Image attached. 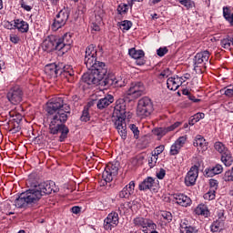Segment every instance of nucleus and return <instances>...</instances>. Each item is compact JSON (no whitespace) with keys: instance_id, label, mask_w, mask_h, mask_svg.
Returning a JSON list of instances; mask_svg holds the SVG:
<instances>
[{"instance_id":"nucleus-9","label":"nucleus","mask_w":233,"mask_h":233,"mask_svg":"<svg viewBox=\"0 0 233 233\" xmlns=\"http://www.w3.org/2000/svg\"><path fill=\"white\" fill-rule=\"evenodd\" d=\"M68 17H70V9H68V7H64L58 12L56 18L54 19V22L51 25V30H53V32H57L59 28H63V26L66 25Z\"/></svg>"},{"instance_id":"nucleus-56","label":"nucleus","mask_w":233,"mask_h":233,"mask_svg":"<svg viewBox=\"0 0 233 233\" xmlns=\"http://www.w3.org/2000/svg\"><path fill=\"white\" fill-rule=\"evenodd\" d=\"M187 97L188 100L193 101V103H199V101H201V99L196 98V96H194L192 94H190Z\"/></svg>"},{"instance_id":"nucleus-39","label":"nucleus","mask_w":233,"mask_h":233,"mask_svg":"<svg viewBox=\"0 0 233 233\" xmlns=\"http://www.w3.org/2000/svg\"><path fill=\"white\" fill-rule=\"evenodd\" d=\"M117 12L118 14H120V15H123V14H127V12H128V5L120 4L117 7Z\"/></svg>"},{"instance_id":"nucleus-18","label":"nucleus","mask_w":233,"mask_h":233,"mask_svg":"<svg viewBox=\"0 0 233 233\" xmlns=\"http://www.w3.org/2000/svg\"><path fill=\"white\" fill-rule=\"evenodd\" d=\"M157 179L147 177L145 178L138 186L139 190L147 191V190H156V187H157Z\"/></svg>"},{"instance_id":"nucleus-6","label":"nucleus","mask_w":233,"mask_h":233,"mask_svg":"<svg viewBox=\"0 0 233 233\" xmlns=\"http://www.w3.org/2000/svg\"><path fill=\"white\" fill-rule=\"evenodd\" d=\"M154 112V104L148 96H144L138 100L137 107V116L141 119L148 117Z\"/></svg>"},{"instance_id":"nucleus-14","label":"nucleus","mask_w":233,"mask_h":233,"mask_svg":"<svg viewBox=\"0 0 233 233\" xmlns=\"http://www.w3.org/2000/svg\"><path fill=\"white\" fill-rule=\"evenodd\" d=\"M58 46H60V50L62 55L66 54L70 50V46L74 40H72V33H66L62 37H58Z\"/></svg>"},{"instance_id":"nucleus-46","label":"nucleus","mask_w":233,"mask_h":233,"mask_svg":"<svg viewBox=\"0 0 233 233\" xmlns=\"http://www.w3.org/2000/svg\"><path fill=\"white\" fill-rule=\"evenodd\" d=\"M156 163H157V157L153 154L152 157L148 159L149 167L154 168Z\"/></svg>"},{"instance_id":"nucleus-42","label":"nucleus","mask_w":233,"mask_h":233,"mask_svg":"<svg viewBox=\"0 0 233 233\" xmlns=\"http://www.w3.org/2000/svg\"><path fill=\"white\" fill-rule=\"evenodd\" d=\"M167 54H168V48H167V46H165V47H159V48L157 50V55L159 57H164L165 56H167Z\"/></svg>"},{"instance_id":"nucleus-53","label":"nucleus","mask_w":233,"mask_h":233,"mask_svg":"<svg viewBox=\"0 0 233 233\" xmlns=\"http://www.w3.org/2000/svg\"><path fill=\"white\" fill-rule=\"evenodd\" d=\"M181 125V122H176L175 124H173L172 126L167 127V130L169 132H172V130H176V128H177V127H179Z\"/></svg>"},{"instance_id":"nucleus-19","label":"nucleus","mask_w":233,"mask_h":233,"mask_svg":"<svg viewBox=\"0 0 233 233\" xmlns=\"http://www.w3.org/2000/svg\"><path fill=\"white\" fill-rule=\"evenodd\" d=\"M128 55L130 56V57H132L133 59H136V63L138 66H143V65H145L146 61H145V51L143 50H136V48H131L128 50Z\"/></svg>"},{"instance_id":"nucleus-60","label":"nucleus","mask_w":233,"mask_h":233,"mask_svg":"<svg viewBox=\"0 0 233 233\" xmlns=\"http://www.w3.org/2000/svg\"><path fill=\"white\" fill-rule=\"evenodd\" d=\"M182 94H183V96H187V97H188L189 95H190V91H188V89H184V90L182 91Z\"/></svg>"},{"instance_id":"nucleus-30","label":"nucleus","mask_w":233,"mask_h":233,"mask_svg":"<svg viewBox=\"0 0 233 233\" xmlns=\"http://www.w3.org/2000/svg\"><path fill=\"white\" fill-rule=\"evenodd\" d=\"M224 221L225 218L223 217H219L218 219L215 220L210 226L211 232H219V230H222Z\"/></svg>"},{"instance_id":"nucleus-3","label":"nucleus","mask_w":233,"mask_h":233,"mask_svg":"<svg viewBox=\"0 0 233 233\" xmlns=\"http://www.w3.org/2000/svg\"><path fill=\"white\" fill-rule=\"evenodd\" d=\"M84 62L89 73L82 76V81L87 85L99 83V79L108 72L105 63L97 61V49L94 44L86 48Z\"/></svg>"},{"instance_id":"nucleus-13","label":"nucleus","mask_w":233,"mask_h":233,"mask_svg":"<svg viewBox=\"0 0 233 233\" xmlns=\"http://www.w3.org/2000/svg\"><path fill=\"white\" fill-rule=\"evenodd\" d=\"M119 225V214L116 211H112L107 215V218L104 220L105 230H112Z\"/></svg>"},{"instance_id":"nucleus-11","label":"nucleus","mask_w":233,"mask_h":233,"mask_svg":"<svg viewBox=\"0 0 233 233\" xmlns=\"http://www.w3.org/2000/svg\"><path fill=\"white\" fill-rule=\"evenodd\" d=\"M133 223L135 227H140V228H142V232L144 233H148L149 228H157V225H156L154 221L142 217H137L134 218Z\"/></svg>"},{"instance_id":"nucleus-28","label":"nucleus","mask_w":233,"mask_h":233,"mask_svg":"<svg viewBox=\"0 0 233 233\" xmlns=\"http://www.w3.org/2000/svg\"><path fill=\"white\" fill-rule=\"evenodd\" d=\"M195 214H197V216H203L204 218H208V216H210V211L208 210V207H207V205L199 204L195 208Z\"/></svg>"},{"instance_id":"nucleus-23","label":"nucleus","mask_w":233,"mask_h":233,"mask_svg":"<svg viewBox=\"0 0 233 233\" xmlns=\"http://www.w3.org/2000/svg\"><path fill=\"white\" fill-rule=\"evenodd\" d=\"M183 81H185L183 77H169L167 81V86L168 90L176 91L183 85Z\"/></svg>"},{"instance_id":"nucleus-47","label":"nucleus","mask_w":233,"mask_h":233,"mask_svg":"<svg viewBox=\"0 0 233 233\" xmlns=\"http://www.w3.org/2000/svg\"><path fill=\"white\" fill-rule=\"evenodd\" d=\"M165 150V146L161 145L156 147V150L154 152V156H157V157L159 156V154H163V151Z\"/></svg>"},{"instance_id":"nucleus-8","label":"nucleus","mask_w":233,"mask_h":233,"mask_svg":"<svg viewBox=\"0 0 233 233\" xmlns=\"http://www.w3.org/2000/svg\"><path fill=\"white\" fill-rule=\"evenodd\" d=\"M118 172H119V162L107 164V166L106 167L102 174L103 181L101 182V186L105 187L106 183H110L111 181H113L114 177L117 176Z\"/></svg>"},{"instance_id":"nucleus-27","label":"nucleus","mask_w":233,"mask_h":233,"mask_svg":"<svg viewBox=\"0 0 233 233\" xmlns=\"http://www.w3.org/2000/svg\"><path fill=\"white\" fill-rule=\"evenodd\" d=\"M221 172H223V166L217 164L215 167L206 169V177H213V176H218V174H221Z\"/></svg>"},{"instance_id":"nucleus-40","label":"nucleus","mask_w":233,"mask_h":233,"mask_svg":"<svg viewBox=\"0 0 233 233\" xmlns=\"http://www.w3.org/2000/svg\"><path fill=\"white\" fill-rule=\"evenodd\" d=\"M209 190L216 192V190H218V187H219V182H218V180L216 179H209Z\"/></svg>"},{"instance_id":"nucleus-12","label":"nucleus","mask_w":233,"mask_h":233,"mask_svg":"<svg viewBox=\"0 0 233 233\" xmlns=\"http://www.w3.org/2000/svg\"><path fill=\"white\" fill-rule=\"evenodd\" d=\"M7 99L12 105H19L23 101V89L19 86H14L7 93Z\"/></svg>"},{"instance_id":"nucleus-25","label":"nucleus","mask_w":233,"mask_h":233,"mask_svg":"<svg viewBox=\"0 0 233 233\" xmlns=\"http://www.w3.org/2000/svg\"><path fill=\"white\" fill-rule=\"evenodd\" d=\"M14 27L17 28L18 32H21V34H26L28 30H30V25L26 21L21 19L14 20Z\"/></svg>"},{"instance_id":"nucleus-52","label":"nucleus","mask_w":233,"mask_h":233,"mask_svg":"<svg viewBox=\"0 0 233 233\" xmlns=\"http://www.w3.org/2000/svg\"><path fill=\"white\" fill-rule=\"evenodd\" d=\"M190 226L188 225V222H187V220H182L181 222H180V228L182 229V230H185V229H187V228H189Z\"/></svg>"},{"instance_id":"nucleus-16","label":"nucleus","mask_w":233,"mask_h":233,"mask_svg":"<svg viewBox=\"0 0 233 233\" xmlns=\"http://www.w3.org/2000/svg\"><path fill=\"white\" fill-rule=\"evenodd\" d=\"M44 48L46 52H54V50H57L61 52V47L59 46V42L57 40L56 35L48 36L43 43Z\"/></svg>"},{"instance_id":"nucleus-20","label":"nucleus","mask_w":233,"mask_h":233,"mask_svg":"<svg viewBox=\"0 0 233 233\" xmlns=\"http://www.w3.org/2000/svg\"><path fill=\"white\" fill-rule=\"evenodd\" d=\"M136 188V182L130 181L128 185L123 187V189L118 193V197L121 199H129L130 196L134 194Z\"/></svg>"},{"instance_id":"nucleus-29","label":"nucleus","mask_w":233,"mask_h":233,"mask_svg":"<svg viewBox=\"0 0 233 233\" xmlns=\"http://www.w3.org/2000/svg\"><path fill=\"white\" fill-rule=\"evenodd\" d=\"M220 46L225 50L233 49V35H228L220 41Z\"/></svg>"},{"instance_id":"nucleus-37","label":"nucleus","mask_w":233,"mask_h":233,"mask_svg":"<svg viewBox=\"0 0 233 233\" xmlns=\"http://www.w3.org/2000/svg\"><path fill=\"white\" fill-rule=\"evenodd\" d=\"M203 198L206 201H212L213 199H216V191L209 189V191L204 194Z\"/></svg>"},{"instance_id":"nucleus-63","label":"nucleus","mask_w":233,"mask_h":233,"mask_svg":"<svg viewBox=\"0 0 233 233\" xmlns=\"http://www.w3.org/2000/svg\"><path fill=\"white\" fill-rule=\"evenodd\" d=\"M157 14H154L153 15H152V19H157Z\"/></svg>"},{"instance_id":"nucleus-48","label":"nucleus","mask_w":233,"mask_h":233,"mask_svg":"<svg viewBox=\"0 0 233 233\" xmlns=\"http://www.w3.org/2000/svg\"><path fill=\"white\" fill-rule=\"evenodd\" d=\"M186 233H198L199 229L197 227L189 226L185 229Z\"/></svg>"},{"instance_id":"nucleus-1","label":"nucleus","mask_w":233,"mask_h":233,"mask_svg":"<svg viewBox=\"0 0 233 233\" xmlns=\"http://www.w3.org/2000/svg\"><path fill=\"white\" fill-rule=\"evenodd\" d=\"M46 112L49 116V134L52 136L59 137V141L63 143L70 129L65 125L68 121V117L71 115L70 105L65 102L63 97H56L49 100L46 106Z\"/></svg>"},{"instance_id":"nucleus-54","label":"nucleus","mask_w":233,"mask_h":233,"mask_svg":"<svg viewBox=\"0 0 233 233\" xmlns=\"http://www.w3.org/2000/svg\"><path fill=\"white\" fill-rule=\"evenodd\" d=\"M19 41H20L19 36H17V35L10 36V42L14 43L15 45H17V43H19Z\"/></svg>"},{"instance_id":"nucleus-21","label":"nucleus","mask_w":233,"mask_h":233,"mask_svg":"<svg viewBox=\"0 0 233 233\" xmlns=\"http://www.w3.org/2000/svg\"><path fill=\"white\" fill-rule=\"evenodd\" d=\"M185 143H187V137H178L170 147V156H177Z\"/></svg>"},{"instance_id":"nucleus-7","label":"nucleus","mask_w":233,"mask_h":233,"mask_svg":"<svg viewBox=\"0 0 233 233\" xmlns=\"http://www.w3.org/2000/svg\"><path fill=\"white\" fill-rule=\"evenodd\" d=\"M91 85H100L101 86H106V88H121V86H125V81L116 78L112 74L106 75V73L97 83H91Z\"/></svg>"},{"instance_id":"nucleus-41","label":"nucleus","mask_w":233,"mask_h":233,"mask_svg":"<svg viewBox=\"0 0 233 233\" xmlns=\"http://www.w3.org/2000/svg\"><path fill=\"white\" fill-rule=\"evenodd\" d=\"M129 128L133 132L135 139H139V129L137 127L135 124H131Z\"/></svg>"},{"instance_id":"nucleus-62","label":"nucleus","mask_w":233,"mask_h":233,"mask_svg":"<svg viewBox=\"0 0 233 233\" xmlns=\"http://www.w3.org/2000/svg\"><path fill=\"white\" fill-rule=\"evenodd\" d=\"M184 77V79H190V74L187 73L184 75V76H182V78Z\"/></svg>"},{"instance_id":"nucleus-31","label":"nucleus","mask_w":233,"mask_h":233,"mask_svg":"<svg viewBox=\"0 0 233 233\" xmlns=\"http://www.w3.org/2000/svg\"><path fill=\"white\" fill-rule=\"evenodd\" d=\"M221 161L225 165V167H230L233 163V157L230 150L226 151L221 155Z\"/></svg>"},{"instance_id":"nucleus-44","label":"nucleus","mask_w":233,"mask_h":233,"mask_svg":"<svg viewBox=\"0 0 233 233\" xmlns=\"http://www.w3.org/2000/svg\"><path fill=\"white\" fill-rule=\"evenodd\" d=\"M80 119L81 121H85V123H86L87 121H90V114L88 113V109L83 110Z\"/></svg>"},{"instance_id":"nucleus-38","label":"nucleus","mask_w":233,"mask_h":233,"mask_svg":"<svg viewBox=\"0 0 233 233\" xmlns=\"http://www.w3.org/2000/svg\"><path fill=\"white\" fill-rule=\"evenodd\" d=\"M120 28L122 30H126L128 31L129 28H132V22L128 21V20H124L120 23Z\"/></svg>"},{"instance_id":"nucleus-55","label":"nucleus","mask_w":233,"mask_h":233,"mask_svg":"<svg viewBox=\"0 0 233 233\" xmlns=\"http://www.w3.org/2000/svg\"><path fill=\"white\" fill-rule=\"evenodd\" d=\"M71 212H73V214H79V212H81V208L75 206L71 208Z\"/></svg>"},{"instance_id":"nucleus-43","label":"nucleus","mask_w":233,"mask_h":233,"mask_svg":"<svg viewBox=\"0 0 233 233\" xmlns=\"http://www.w3.org/2000/svg\"><path fill=\"white\" fill-rule=\"evenodd\" d=\"M224 96L227 97H233V86H228L224 88Z\"/></svg>"},{"instance_id":"nucleus-34","label":"nucleus","mask_w":233,"mask_h":233,"mask_svg":"<svg viewBox=\"0 0 233 233\" xmlns=\"http://www.w3.org/2000/svg\"><path fill=\"white\" fill-rule=\"evenodd\" d=\"M214 148L217 152H218V154L223 155L226 152H228V148L227 147V146H225V144H223L222 142H216L214 144Z\"/></svg>"},{"instance_id":"nucleus-51","label":"nucleus","mask_w":233,"mask_h":233,"mask_svg":"<svg viewBox=\"0 0 233 233\" xmlns=\"http://www.w3.org/2000/svg\"><path fill=\"white\" fill-rule=\"evenodd\" d=\"M172 74V71L170 69L166 68L160 73L161 77H168Z\"/></svg>"},{"instance_id":"nucleus-45","label":"nucleus","mask_w":233,"mask_h":233,"mask_svg":"<svg viewBox=\"0 0 233 233\" xmlns=\"http://www.w3.org/2000/svg\"><path fill=\"white\" fill-rule=\"evenodd\" d=\"M20 5L21 8H24V10H25L26 12H30L32 8H34V5H28V3H26V1L25 0H21Z\"/></svg>"},{"instance_id":"nucleus-2","label":"nucleus","mask_w":233,"mask_h":233,"mask_svg":"<svg viewBox=\"0 0 233 233\" xmlns=\"http://www.w3.org/2000/svg\"><path fill=\"white\" fill-rule=\"evenodd\" d=\"M55 187L56 183L52 180L33 184L29 189H26L15 198V205L16 208H37L41 198L54 192Z\"/></svg>"},{"instance_id":"nucleus-50","label":"nucleus","mask_w":233,"mask_h":233,"mask_svg":"<svg viewBox=\"0 0 233 233\" xmlns=\"http://www.w3.org/2000/svg\"><path fill=\"white\" fill-rule=\"evenodd\" d=\"M166 175H167V171H165V169H163V168H160V170L158 172H157V179H163Z\"/></svg>"},{"instance_id":"nucleus-49","label":"nucleus","mask_w":233,"mask_h":233,"mask_svg":"<svg viewBox=\"0 0 233 233\" xmlns=\"http://www.w3.org/2000/svg\"><path fill=\"white\" fill-rule=\"evenodd\" d=\"M179 3L186 6V8H192V1L190 0H179Z\"/></svg>"},{"instance_id":"nucleus-24","label":"nucleus","mask_w":233,"mask_h":233,"mask_svg":"<svg viewBox=\"0 0 233 233\" xmlns=\"http://www.w3.org/2000/svg\"><path fill=\"white\" fill-rule=\"evenodd\" d=\"M114 103V96L112 95H107L104 98H100L96 102V106L98 110H103L104 108H106V106H110Z\"/></svg>"},{"instance_id":"nucleus-4","label":"nucleus","mask_w":233,"mask_h":233,"mask_svg":"<svg viewBox=\"0 0 233 233\" xmlns=\"http://www.w3.org/2000/svg\"><path fill=\"white\" fill-rule=\"evenodd\" d=\"M45 73L49 77L61 76V77L66 79L68 83H74L76 80V72L72 66L65 65L64 63L46 65L45 66Z\"/></svg>"},{"instance_id":"nucleus-5","label":"nucleus","mask_w":233,"mask_h":233,"mask_svg":"<svg viewBox=\"0 0 233 233\" xmlns=\"http://www.w3.org/2000/svg\"><path fill=\"white\" fill-rule=\"evenodd\" d=\"M115 114L117 117L115 121V127L122 139H127V106L125 105V99L120 98L116 101Z\"/></svg>"},{"instance_id":"nucleus-59","label":"nucleus","mask_w":233,"mask_h":233,"mask_svg":"<svg viewBox=\"0 0 233 233\" xmlns=\"http://www.w3.org/2000/svg\"><path fill=\"white\" fill-rule=\"evenodd\" d=\"M51 5H53L54 6H57V5H59V0H49Z\"/></svg>"},{"instance_id":"nucleus-17","label":"nucleus","mask_w":233,"mask_h":233,"mask_svg":"<svg viewBox=\"0 0 233 233\" xmlns=\"http://www.w3.org/2000/svg\"><path fill=\"white\" fill-rule=\"evenodd\" d=\"M198 176L199 168L198 167V166L191 167L185 177V185L187 187H194V185H196V181H198Z\"/></svg>"},{"instance_id":"nucleus-61","label":"nucleus","mask_w":233,"mask_h":233,"mask_svg":"<svg viewBox=\"0 0 233 233\" xmlns=\"http://www.w3.org/2000/svg\"><path fill=\"white\" fill-rule=\"evenodd\" d=\"M93 30H95V32H99V25H94Z\"/></svg>"},{"instance_id":"nucleus-15","label":"nucleus","mask_w":233,"mask_h":233,"mask_svg":"<svg viewBox=\"0 0 233 233\" xmlns=\"http://www.w3.org/2000/svg\"><path fill=\"white\" fill-rule=\"evenodd\" d=\"M145 94V85L141 82H136L131 84V86L129 87L127 91V96H131L133 99H137L138 97H141V96H144Z\"/></svg>"},{"instance_id":"nucleus-58","label":"nucleus","mask_w":233,"mask_h":233,"mask_svg":"<svg viewBox=\"0 0 233 233\" xmlns=\"http://www.w3.org/2000/svg\"><path fill=\"white\" fill-rule=\"evenodd\" d=\"M143 0H127V3L129 5V6H133L134 3L137 2V3H142Z\"/></svg>"},{"instance_id":"nucleus-64","label":"nucleus","mask_w":233,"mask_h":233,"mask_svg":"<svg viewBox=\"0 0 233 233\" xmlns=\"http://www.w3.org/2000/svg\"><path fill=\"white\" fill-rule=\"evenodd\" d=\"M229 196H232V197H233V189H231V190L229 191Z\"/></svg>"},{"instance_id":"nucleus-32","label":"nucleus","mask_w":233,"mask_h":233,"mask_svg":"<svg viewBox=\"0 0 233 233\" xmlns=\"http://www.w3.org/2000/svg\"><path fill=\"white\" fill-rule=\"evenodd\" d=\"M223 16L229 23L230 26H233V13L230 12V8L223 7Z\"/></svg>"},{"instance_id":"nucleus-10","label":"nucleus","mask_w":233,"mask_h":233,"mask_svg":"<svg viewBox=\"0 0 233 233\" xmlns=\"http://www.w3.org/2000/svg\"><path fill=\"white\" fill-rule=\"evenodd\" d=\"M208 59H210V52H208V50L196 54L193 58V65L194 70L197 74H203V71L200 68L208 63Z\"/></svg>"},{"instance_id":"nucleus-35","label":"nucleus","mask_w":233,"mask_h":233,"mask_svg":"<svg viewBox=\"0 0 233 233\" xmlns=\"http://www.w3.org/2000/svg\"><path fill=\"white\" fill-rule=\"evenodd\" d=\"M160 217L162 218V219H164V221H166V223H172V219L174 218L172 216V213L169 211H161Z\"/></svg>"},{"instance_id":"nucleus-33","label":"nucleus","mask_w":233,"mask_h":233,"mask_svg":"<svg viewBox=\"0 0 233 233\" xmlns=\"http://www.w3.org/2000/svg\"><path fill=\"white\" fill-rule=\"evenodd\" d=\"M201 119H205V114L197 113L189 118L188 125L194 127V125H196V123H198V121H201Z\"/></svg>"},{"instance_id":"nucleus-22","label":"nucleus","mask_w":233,"mask_h":233,"mask_svg":"<svg viewBox=\"0 0 233 233\" xmlns=\"http://www.w3.org/2000/svg\"><path fill=\"white\" fill-rule=\"evenodd\" d=\"M174 199L180 207H190L192 205V199L183 193H177L174 195Z\"/></svg>"},{"instance_id":"nucleus-36","label":"nucleus","mask_w":233,"mask_h":233,"mask_svg":"<svg viewBox=\"0 0 233 233\" xmlns=\"http://www.w3.org/2000/svg\"><path fill=\"white\" fill-rule=\"evenodd\" d=\"M167 132H169L168 127L167 128L157 127L153 130V134L155 136H157L158 137H163V136H166Z\"/></svg>"},{"instance_id":"nucleus-26","label":"nucleus","mask_w":233,"mask_h":233,"mask_svg":"<svg viewBox=\"0 0 233 233\" xmlns=\"http://www.w3.org/2000/svg\"><path fill=\"white\" fill-rule=\"evenodd\" d=\"M193 146L194 147H199L202 151L207 150L208 148V142L201 135H197L194 141H193Z\"/></svg>"},{"instance_id":"nucleus-57","label":"nucleus","mask_w":233,"mask_h":233,"mask_svg":"<svg viewBox=\"0 0 233 233\" xmlns=\"http://www.w3.org/2000/svg\"><path fill=\"white\" fill-rule=\"evenodd\" d=\"M5 28H7V30H14V28H15V27L14 26V25H12V23L7 22L5 24Z\"/></svg>"}]
</instances>
